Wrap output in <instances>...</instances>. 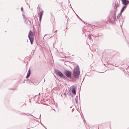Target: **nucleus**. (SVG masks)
<instances>
[{
    "mask_svg": "<svg viewBox=\"0 0 129 129\" xmlns=\"http://www.w3.org/2000/svg\"><path fill=\"white\" fill-rule=\"evenodd\" d=\"M75 13L76 15V13L75 12Z\"/></svg>",
    "mask_w": 129,
    "mask_h": 129,
    "instance_id": "72a5a7b5",
    "label": "nucleus"
},
{
    "mask_svg": "<svg viewBox=\"0 0 129 129\" xmlns=\"http://www.w3.org/2000/svg\"><path fill=\"white\" fill-rule=\"evenodd\" d=\"M42 18V17H39V21H40V22H41V21Z\"/></svg>",
    "mask_w": 129,
    "mask_h": 129,
    "instance_id": "5701e85b",
    "label": "nucleus"
},
{
    "mask_svg": "<svg viewBox=\"0 0 129 129\" xmlns=\"http://www.w3.org/2000/svg\"><path fill=\"white\" fill-rule=\"evenodd\" d=\"M43 10L41 11L40 13V15L39 16V17H42V16L43 14Z\"/></svg>",
    "mask_w": 129,
    "mask_h": 129,
    "instance_id": "ddd939ff",
    "label": "nucleus"
},
{
    "mask_svg": "<svg viewBox=\"0 0 129 129\" xmlns=\"http://www.w3.org/2000/svg\"><path fill=\"white\" fill-rule=\"evenodd\" d=\"M76 16L77 17H78H78H79V16L77 14H76Z\"/></svg>",
    "mask_w": 129,
    "mask_h": 129,
    "instance_id": "cd10ccee",
    "label": "nucleus"
},
{
    "mask_svg": "<svg viewBox=\"0 0 129 129\" xmlns=\"http://www.w3.org/2000/svg\"><path fill=\"white\" fill-rule=\"evenodd\" d=\"M122 24H122V25L121 26V27H122Z\"/></svg>",
    "mask_w": 129,
    "mask_h": 129,
    "instance_id": "7c9ffc66",
    "label": "nucleus"
},
{
    "mask_svg": "<svg viewBox=\"0 0 129 129\" xmlns=\"http://www.w3.org/2000/svg\"><path fill=\"white\" fill-rule=\"evenodd\" d=\"M39 5H38V7H39Z\"/></svg>",
    "mask_w": 129,
    "mask_h": 129,
    "instance_id": "2f4dec72",
    "label": "nucleus"
},
{
    "mask_svg": "<svg viewBox=\"0 0 129 129\" xmlns=\"http://www.w3.org/2000/svg\"><path fill=\"white\" fill-rule=\"evenodd\" d=\"M22 16H23V18H24L25 20H26V19H27L26 17L23 14L22 15Z\"/></svg>",
    "mask_w": 129,
    "mask_h": 129,
    "instance_id": "412c9836",
    "label": "nucleus"
},
{
    "mask_svg": "<svg viewBox=\"0 0 129 129\" xmlns=\"http://www.w3.org/2000/svg\"><path fill=\"white\" fill-rule=\"evenodd\" d=\"M43 126L46 129V127L44 125H43Z\"/></svg>",
    "mask_w": 129,
    "mask_h": 129,
    "instance_id": "bb28decb",
    "label": "nucleus"
},
{
    "mask_svg": "<svg viewBox=\"0 0 129 129\" xmlns=\"http://www.w3.org/2000/svg\"><path fill=\"white\" fill-rule=\"evenodd\" d=\"M127 6V5H125L122 7L120 11V13H123V12L125 10V9L126 8Z\"/></svg>",
    "mask_w": 129,
    "mask_h": 129,
    "instance_id": "6e6552de",
    "label": "nucleus"
},
{
    "mask_svg": "<svg viewBox=\"0 0 129 129\" xmlns=\"http://www.w3.org/2000/svg\"><path fill=\"white\" fill-rule=\"evenodd\" d=\"M98 129H99V127H98Z\"/></svg>",
    "mask_w": 129,
    "mask_h": 129,
    "instance_id": "e433bc0d",
    "label": "nucleus"
},
{
    "mask_svg": "<svg viewBox=\"0 0 129 129\" xmlns=\"http://www.w3.org/2000/svg\"><path fill=\"white\" fill-rule=\"evenodd\" d=\"M78 97H77V96L76 97V98L75 99V102H76V103H77V102H78Z\"/></svg>",
    "mask_w": 129,
    "mask_h": 129,
    "instance_id": "f3484780",
    "label": "nucleus"
},
{
    "mask_svg": "<svg viewBox=\"0 0 129 129\" xmlns=\"http://www.w3.org/2000/svg\"><path fill=\"white\" fill-rule=\"evenodd\" d=\"M28 21H29L30 23H31V21L28 19H26L24 20L25 22L26 23L28 22Z\"/></svg>",
    "mask_w": 129,
    "mask_h": 129,
    "instance_id": "dca6fc26",
    "label": "nucleus"
},
{
    "mask_svg": "<svg viewBox=\"0 0 129 129\" xmlns=\"http://www.w3.org/2000/svg\"><path fill=\"white\" fill-rule=\"evenodd\" d=\"M122 15V13H119L118 15L117 16V19H118L120 17V16H121V15Z\"/></svg>",
    "mask_w": 129,
    "mask_h": 129,
    "instance_id": "4468645a",
    "label": "nucleus"
},
{
    "mask_svg": "<svg viewBox=\"0 0 129 129\" xmlns=\"http://www.w3.org/2000/svg\"><path fill=\"white\" fill-rule=\"evenodd\" d=\"M76 87L75 86H74V87H72V91H71L72 92V93L74 95H75L76 94Z\"/></svg>",
    "mask_w": 129,
    "mask_h": 129,
    "instance_id": "423d86ee",
    "label": "nucleus"
},
{
    "mask_svg": "<svg viewBox=\"0 0 129 129\" xmlns=\"http://www.w3.org/2000/svg\"><path fill=\"white\" fill-rule=\"evenodd\" d=\"M22 16H23V18H24L25 20H26V19H27L26 17L23 14L22 15Z\"/></svg>",
    "mask_w": 129,
    "mask_h": 129,
    "instance_id": "4be33fe9",
    "label": "nucleus"
},
{
    "mask_svg": "<svg viewBox=\"0 0 129 129\" xmlns=\"http://www.w3.org/2000/svg\"><path fill=\"white\" fill-rule=\"evenodd\" d=\"M75 13L76 15V13L75 12Z\"/></svg>",
    "mask_w": 129,
    "mask_h": 129,
    "instance_id": "473e14b6",
    "label": "nucleus"
},
{
    "mask_svg": "<svg viewBox=\"0 0 129 129\" xmlns=\"http://www.w3.org/2000/svg\"><path fill=\"white\" fill-rule=\"evenodd\" d=\"M83 80H84L83 79ZM83 82V81H82V82Z\"/></svg>",
    "mask_w": 129,
    "mask_h": 129,
    "instance_id": "4c0bfd02",
    "label": "nucleus"
},
{
    "mask_svg": "<svg viewBox=\"0 0 129 129\" xmlns=\"http://www.w3.org/2000/svg\"><path fill=\"white\" fill-rule=\"evenodd\" d=\"M123 33V31L122 30V31Z\"/></svg>",
    "mask_w": 129,
    "mask_h": 129,
    "instance_id": "f704fd0d",
    "label": "nucleus"
},
{
    "mask_svg": "<svg viewBox=\"0 0 129 129\" xmlns=\"http://www.w3.org/2000/svg\"><path fill=\"white\" fill-rule=\"evenodd\" d=\"M41 124L43 126L44 125L41 122H40Z\"/></svg>",
    "mask_w": 129,
    "mask_h": 129,
    "instance_id": "c85d7f7f",
    "label": "nucleus"
},
{
    "mask_svg": "<svg viewBox=\"0 0 129 129\" xmlns=\"http://www.w3.org/2000/svg\"><path fill=\"white\" fill-rule=\"evenodd\" d=\"M115 7H114V10L113 11H114L115 10V9H116V11H117V8L119 7V5H118V3H117V4H116V3H115Z\"/></svg>",
    "mask_w": 129,
    "mask_h": 129,
    "instance_id": "9b49d317",
    "label": "nucleus"
},
{
    "mask_svg": "<svg viewBox=\"0 0 129 129\" xmlns=\"http://www.w3.org/2000/svg\"><path fill=\"white\" fill-rule=\"evenodd\" d=\"M121 21V20H120V21Z\"/></svg>",
    "mask_w": 129,
    "mask_h": 129,
    "instance_id": "c9c22d12",
    "label": "nucleus"
},
{
    "mask_svg": "<svg viewBox=\"0 0 129 129\" xmlns=\"http://www.w3.org/2000/svg\"><path fill=\"white\" fill-rule=\"evenodd\" d=\"M57 31V30H56V31H55L54 32V33H55V32H56Z\"/></svg>",
    "mask_w": 129,
    "mask_h": 129,
    "instance_id": "c756f323",
    "label": "nucleus"
},
{
    "mask_svg": "<svg viewBox=\"0 0 129 129\" xmlns=\"http://www.w3.org/2000/svg\"><path fill=\"white\" fill-rule=\"evenodd\" d=\"M78 18L79 20H81V21H82L85 24V22L82 19H81L79 17H78Z\"/></svg>",
    "mask_w": 129,
    "mask_h": 129,
    "instance_id": "b1692460",
    "label": "nucleus"
},
{
    "mask_svg": "<svg viewBox=\"0 0 129 129\" xmlns=\"http://www.w3.org/2000/svg\"><path fill=\"white\" fill-rule=\"evenodd\" d=\"M125 16H124L122 17V19H123V20L122 21V24H123V23L124 22V21L125 20Z\"/></svg>",
    "mask_w": 129,
    "mask_h": 129,
    "instance_id": "2eb2a0df",
    "label": "nucleus"
},
{
    "mask_svg": "<svg viewBox=\"0 0 129 129\" xmlns=\"http://www.w3.org/2000/svg\"><path fill=\"white\" fill-rule=\"evenodd\" d=\"M88 38L90 40H91L92 39L91 38V35L90 34L88 35Z\"/></svg>",
    "mask_w": 129,
    "mask_h": 129,
    "instance_id": "a211bd4d",
    "label": "nucleus"
},
{
    "mask_svg": "<svg viewBox=\"0 0 129 129\" xmlns=\"http://www.w3.org/2000/svg\"><path fill=\"white\" fill-rule=\"evenodd\" d=\"M72 75H71V72L69 70H65L64 71V74L66 78H68L72 79L73 81L75 80V79H77L79 78L80 75V71L79 67L78 65H77L74 67Z\"/></svg>",
    "mask_w": 129,
    "mask_h": 129,
    "instance_id": "f257e3e1",
    "label": "nucleus"
},
{
    "mask_svg": "<svg viewBox=\"0 0 129 129\" xmlns=\"http://www.w3.org/2000/svg\"><path fill=\"white\" fill-rule=\"evenodd\" d=\"M72 92L71 91V89L69 90L68 92V95L71 97H73L74 96L72 94Z\"/></svg>",
    "mask_w": 129,
    "mask_h": 129,
    "instance_id": "9d476101",
    "label": "nucleus"
},
{
    "mask_svg": "<svg viewBox=\"0 0 129 129\" xmlns=\"http://www.w3.org/2000/svg\"><path fill=\"white\" fill-rule=\"evenodd\" d=\"M116 10L115 9L114 11L111 12V15L108 17V20L109 23H113L115 21L116 19Z\"/></svg>",
    "mask_w": 129,
    "mask_h": 129,
    "instance_id": "f03ea898",
    "label": "nucleus"
},
{
    "mask_svg": "<svg viewBox=\"0 0 129 129\" xmlns=\"http://www.w3.org/2000/svg\"><path fill=\"white\" fill-rule=\"evenodd\" d=\"M34 34L31 30H30L28 34V37L31 44H33V41L34 40Z\"/></svg>",
    "mask_w": 129,
    "mask_h": 129,
    "instance_id": "7ed1b4c3",
    "label": "nucleus"
},
{
    "mask_svg": "<svg viewBox=\"0 0 129 129\" xmlns=\"http://www.w3.org/2000/svg\"><path fill=\"white\" fill-rule=\"evenodd\" d=\"M107 24H108L107 22L104 21H102V23H101V24L100 25H98L97 27L103 28V26H105Z\"/></svg>",
    "mask_w": 129,
    "mask_h": 129,
    "instance_id": "39448f33",
    "label": "nucleus"
},
{
    "mask_svg": "<svg viewBox=\"0 0 129 129\" xmlns=\"http://www.w3.org/2000/svg\"><path fill=\"white\" fill-rule=\"evenodd\" d=\"M122 4L124 5L127 4L129 3V0H122Z\"/></svg>",
    "mask_w": 129,
    "mask_h": 129,
    "instance_id": "0eeeda50",
    "label": "nucleus"
},
{
    "mask_svg": "<svg viewBox=\"0 0 129 129\" xmlns=\"http://www.w3.org/2000/svg\"><path fill=\"white\" fill-rule=\"evenodd\" d=\"M46 129H47V128H46Z\"/></svg>",
    "mask_w": 129,
    "mask_h": 129,
    "instance_id": "58836bf2",
    "label": "nucleus"
},
{
    "mask_svg": "<svg viewBox=\"0 0 129 129\" xmlns=\"http://www.w3.org/2000/svg\"><path fill=\"white\" fill-rule=\"evenodd\" d=\"M23 114H24L25 115L29 116V115H31L32 116L31 114H29V113H21V114L22 115Z\"/></svg>",
    "mask_w": 129,
    "mask_h": 129,
    "instance_id": "f8f14e48",
    "label": "nucleus"
},
{
    "mask_svg": "<svg viewBox=\"0 0 129 129\" xmlns=\"http://www.w3.org/2000/svg\"><path fill=\"white\" fill-rule=\"evenodd\" d=\"M22 16H23V18H24L25 20H26V19H27L26 17L23 14L22 15Z\"/></svg>",
    "mask_w": 129,
    "mask_h": 129,
    "instance_id": "aec40b11",
    "label": "nucleus"
},
{
    "mask_svg": "<svg viewBox=\"0 0 129 129\" xmlns=\"http://www.w3.org/2000/svg\"><path fill=\"white\" fill-rule=\"evenodd\" d=\"M21 11L22 12H23V7H22L21 8Z\"/></svg>",
    "mask_w": 129,
    "mask_h": 129,
    "instance_id": "393cba45",
    "label": "nucleus"
},
{
    "mask_svg": "<svg viewBox=\"0 0 129 129\" xmlns=\"http://www.w3.org/2000/svg\"><path fill=\"white\" fill-rule=\"evenodd\" d=\"M41 116V115L40 114V115L39 118V119H40V120Z\"/></svg>",
    "mask_w": 129,
    "mask_h": 129,
    "instance_id": "a878e982",
    "label": "nucleus"
},
{
    "mask_svg": "<svg viewBox=\"0 0 129 129\" xmlns=\"http://www.w3.org/2000/svg\"><path fill=\"white\" fill-rule=\"evenodd\" d=\"M56 75L60 77H61L63 79H65L67 78L62 73V72L58 70H56L55 71Z\"/></svg>",
    "mask_w": 129,
    "mask_h": 129,
    "instance_id": "20e7f679",
    "label": "nucleus"
},
{
    "mask_svg": "<svg viewBox=\"0 0 129 129\" xmlns=\"http://www.w3.org/2000/svg\"><path fill=\"white\" fill-rule=\"evenodd\" d=\"M31 71H30V69H29L28 70V72H27V76L26 77V78L27 79V78H28L29 77V76L30 75V74H31Z\"/></svg>",
    "mask_w": 129,
    "mask_h": 129,
    "instance_id": "1a4fd4ad",
    "label": "nucleus"
},
{
    "mask_svg": "<svg viewBox=\"0 0 129 129\" xmlns=\"http://www.w3.org/2000/svg\"><path fill=\"white\" fill-rule=\"evenodd\" d=\"M98 36H96V37H99L101 36H102L103 35V34L102 33H101L100 34L99 33H98Z\"/></svg>",
    "mask_w": 129,
    "mask_h": 129,
    "instance_id": "6ab92c4d",
    "label": "nucleus"
}]
</instances>
